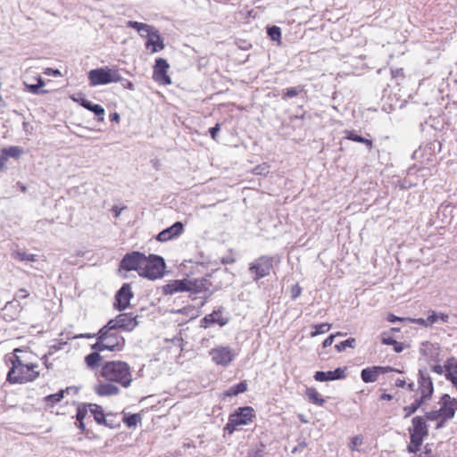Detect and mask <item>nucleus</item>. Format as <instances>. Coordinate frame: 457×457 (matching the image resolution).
I'll return each instance as SVG.
<instances>
[{
  "mask_svg": "<svg viewBox=\"0 0 457 457\" xmlns=\"http://www.w3.org/2000/svg\"><path fill=\"white\" fill-rule=\"evenodd\" d=\"M145 256V254L137 251L127 253L121 259L120 268L127 271L136 270L140 276Z\"/></svg>",
  "mask_w": 457,
  "mask_h": 457,
  "instance_id": "obj_12",
  "label": "nucleus"
},
{
  "mask_svg": "<svg viewBox=\"0 0 457 457\" xmlns=\"http://www.w3.org/2000/svg\"><path fill=\"white\" fill-rule=\"evenodd\" d=\"M393 397L391 395H388V394H383L381 395V399L382 400H391Z\"/></svg>",
  "mask_w": 457,
  "mask_h": 457,
  "instance_id": "obj_59",
  "label": "nucleus"
},
{
  "mask_svg": "<svg viewBox=\"0 0 457 457\" xmlns=\"http://www.w3.org/2000/svg\"><path fill=\"white\" fill-rule=\"evenodd\" d=\"M42 359H43V361H44V363H45L46 367L47 369H49V366H48V363H47V355H46H46H44Z\"/></svg>",
  "mask_w": 457,
  "mask_h": 457,
  "instance_id": "obj_62",
  "label": "nucleus"
},
{
  "mask_svg": "<svg viewBox=\"0 0 457 457\" xmlns=\"http://www.w3.org/2000/svg\"><path fill=\"white\" fill-rule=\"evenodd\" d=\"M6 161H4L3 155L0 157V170L4 167Z\"/></svg>",
  "mask_w": 457,
  "mask_h": 457,
  "instance_id": "obj_63",
  "label": "nucleus"
},
{
  "mask_svg": "<svg viewBox=\"0 0 457 457\" xmlns=\"http://www.w3.org/2000/svg\"><path fill=\"white\" fill-rule=\"evenodd\" d=\"M301 295V287L298 286H295L292 287V297L295 299Z\"/></svg>",
  "mask_w": 457,
  "mask_h": 457,
  "instance_id": "obj_51",
  "label": "nucleus"
},
{
  "mask_svg": "<svg viewBox=\"0 0 457 457\" xmlns=\"http://www.w3.org/2000/svg\"><path fill=\"white\" fill-rule=\"evenodd\" d=\"M330 328V325L328 323H321L313 326L312 331L311 332L312 337H316L318 335L325 334L327 333Z\"/></svg>",
  "mask_w": 457,
  "mask_h": 457,
  "instance_id": "obj_36",
  "label": "nucleus"
},
{
  "mask_svg": "<svg viewBox=\"0 0 457 457\" xmlns=\"http://www.w3.org/2000/svg\"><path fill=\"white\" fill-rule=\"evenodd\" d=\"M273 258L262 255L250 264L249 271L253 280H259L268 276L272 269Z\"/></svg>",
  "mask_w": 457,
  "mask_h": 457,
  "instance_id": "obj_10",
  "label": "nucleus"
},
{
  "mask_svg": "<svg viewBox=\"0 0 457 457\" xmlns=\"http://www.w3.org/2000/svg\"><path fill=\"white\" fill-rule=\"evenodd\" d=\"M355 339L354 338H348L345 340V348L346 347H354Z\"/></svg>",
  "mask_w": 457,
  "mask_h": 457,
  "instance_id": "obj_54",
  "label": "nucleus"
},
{
  "mask_svg": "<svg viewBox=\"0 0 457 457\" xmlns=\"http://www.w3.org/2000/svg\"><path fill=\"white\" fill-rule=\"evenodd\" d=\"M37 84L40 87H42L45 85V82L41 77H37Z\"/></svg>",
  "mask_w": 457,
  "mask_h": 457,
  "instance_id": "obj_60",
  "label": "nucleus"
},
{
  "mask_svg": "<svg viewBox=\"0 0 457 457\" xmlns=\"http://www.w3.org/2000/svg\"><path fill=\"white\" fill-rule=\"evenodd\" d=\"M13 257L20 261H28V262L36 261V256L34 254L27 253L25 252H15V253H13Z\"/></svg>",
  "mask_w": 457,
  "mask_h": 457,
  "instance_id": "obj_39",
  "label": "nucleus"
},
{
  "mask_svg": "<svg viewBox=\"0 0 457 457\" xmlns=\"http://www.w3.org/2000/svg\"><path fill=\"white\" fill-rule=\"evenodd\" d=\"M132 297L133 293L130 286L129 284H124L116 293L114 303L115 308L119 311L125 310L129 305Z\"/></svg>",
  "mask_w": 457,
  "mask_h": 457,
  "instance_id": "obj_16",
  "label": "nucleus"
},
{
  "mask_svg": "<svg viewBox=\"0 0 457 457\" xmlns=\"http://www.w3.org/2000/svg\"><path fill=\"white\" fill-rule=\"evenodd\" d=\"M101 376L105 381L117 383L124 388L130 386L133 380L129 365L122 361L104 362L101 368Z\"/></svg>",
  "mask_w": 457,
  "mask_h": 457,
  "instance_id": "obj_3",
  "label": "nucleus"
},
{
  "mask_svg": "<svg viewBox=\"0 0 457 457\" xmlns=\"http://www.w3.org/2000/svg\"><path fill=\"white\" fill-rule=\"evenodd\" d=\"M341 347H343V342H339L336 345V348L338 350V351H341Z\"/></svg>",
  "mask_w": 457,
  "mask_h": 457,
  "instance_id": "obj_64",
  "label": "nucleus"
},
{
  "mask_svg": "<svg viewBox=\"0 0 457 457\" xmlns=\"http://www.w3.org/2000/svg\"><path fill=\"white\" fill-rule=\"evenodd\" d=\"M121 83V86L124 87V88H127V89H129V90H134L135 89V87H134V84L126 79H123L122 78V80L120 81Z\"/></svg>",
  "mask_w": 457,
  "mask_h": 457,
  "instance_id": "obj_48",
  "label": "nucleus"
},
{
  "mask_svg": "<svg viewBox=\"0 0 457 457\" xmlns=\"http://www.w3.org/2000/svg\"><path fill=\"white\" fill-rule=\"evenodd\" d=\"M437 316H438V320H441L444 322H447L448 321L449 317H448L447 314L440 313Z\"/></svg>",
  "mask_w": 457,
  "mask_h": 457,
  "instance_id": "obj_57",
  "label": "nucleus"
},
{
  "mask_svg": "<svg viewBox=\"0 0 457 457\" xmlns=\"http://www.w3.org/2000/svg\"><path fill=\"white\" fill-rule=\"evenodd\" d=\"M22 310V306L16 299H12L5 303L0 311V316L6 321L10 322L19 318Z\"/></svg>",
  "mask_w": 457,
  "mask_h": 457,
  "instance_id": "obj_15",
  "label": "nucleus"
},
{
  "mask_svg": "<svg viewBox=\"0 0 457 457\" xmlns=\"http://www.w3.org/2000/svg\"><path fill=\"white\" fill-rule=\"evenodd\" d=\"M335 337H336V336H333V335H331V336L328 337L324 340V342H323V346H324V347L330 346V345L333 344V342H334V338H335Z\"/></svg>",
  "mask_w": 457,
  "mask_h": 457,
  "instance_id": "obj_52",
  "label": "nucleus"
},
{
  "mask_svg": "<svg viewBox=\"0 0 457 457\" xmlns=\"http://www.w3.org/2000/svg\"><path fill=\"white\" fill-rule=\"evenodd\" d=\"M391 76L393 78H404V71L403 68L391 70Z\"/></svg>",
  "mask_w": 457,
  "mask_h": 457,
  "instance_id": "obj_44",
  "label": "nucleus"
},
{
  "mask_svg": "<svg viewBox=\"0 0 457 457\" xmlns=\"http://www.w3.org/2000/svg\"><path fill=\"white\" fill-rule=\"evenodd\" d=\"M184 230L183 223L180 221L175 222L172 226L163 229L157 236L156 239L159 242H167L182 234Z\"/></svg>",
  "mask_w": 457,
  "mask_h": 457,
  "instance_id": "obj_18",
  "label": "nucleus"
},
{
  "mask_svg": "<svg viewBox=\"0 0 457 457\" xmlns=\"http://www.w3.org/2000/svg\"><path fill=\"white\" fill-rule=\"evenodd\" d=\"M267 33L273 41H279L281 37V29L278 26H271L268 28Z\"/></svg>",
  "mask_w": 457,
  "mask_h": 457,
  "instance_id": "obj_37",
  "label": "nucleus"
},
{
  "mask_svg": "<svg viewBox=\"0 0 457 457\" xmlns=\"http://www.w3.org/2000/svg\"><path fill=\"white\" fill-rule=\"evenodd\" d=\"M77 338H96V342L92 345L94 351H111L120 352L125 345V339L120 334L119 330L107 322L96 334H80Z\"/></svg>",
  "mask_w": 457,
  "mask_h": 457,
  "instance_id": "obj_1",
  "label": "nucleus"
},
{
  "mask_svg": "<svg viewBox=\"0 0 457 457\" xmlns=\"http://www.w3.org/2000/svg\"><path fill=\"white\" fill-rule=\"evenodd\" d=\"M101 351H94L85 357V361L88 368L94 369L98 366L100 361L102 360V357L99 353Z\"/></svg>",
  "mask_w": 457,
  "mask_h": 457,
  "instance_id": "obj_29",
  "label": "nucleus"
},
{
  "mask_svg": "<svg viewBox=\"0 0 457 457\" xmlns=\"http://www.w3.org/2000/svg\"><path fill=\"white\" fill-rule=\"evenodd\" d=\"M438 321V316L434 311L429 312V315L427 319H410V322L415 323L421 326H431Z\"/></svg>",
  "mask_w": 457,
  "mask_h": 457,
  "instance_id": "obj_27",
  "label": "nucleus"
},
{
  "mask_svg": "<svg viewBox=\"0 0 457 457\" xmlns=\"http://www.w3.org/2000/svg\"><path fill=\"white\" fill-rule=\"evenodd\" d=\"M345 137L347 139L353 140L354 142L364 144L369 150H371L373 147L371 139L362 137L355 134L353 131L345 130Z\"/></svg>",
  "mask_w": 457,
  "mask_h": 457,
  "instance_id": "obj_26",
  "label": "nucleus"
},
{
  "mask_svg": "<svg viewBox=\"0 0 457 457\" xmlns=\"http://www.w3.org/2000/svg\"><path fill=\"white\" fill-rule=\"evenodd\" d=\"M221 309L222 308H220L219 310L213 311L212 313H210L208 315H205L201 320V327L204 328H207L211 327L213 324H218L220 327H223L226 324H228V319L222 317V315H221Z\"/></svg>",
  "mask_w": 457,
  "mask_h": 457,
  "instance_id": "obj_19",
  "label": "nucleus"
},
{
  "mask_svg": "<svg viewBox=\"0 0 457 457\" xmlns=\"http://www.w3.org/2000/svg\"><path fill=\"white\" fill-rule=\"evenodd\" d=\"M343 378V369L338 367L334 370L316 371L314 379L320 382L332 381Z\"/></svg>",
  "mask_w": 457,
  "mask_h": 457,
  "instance_id": "obj_22",
  "label": "nucleus"
},
{
  "mask_svg": "<svg viewBox=\"0 0 457 457\" xmlns=\"http://www.w3.org/2000/svg\"><path fill=\"white\" fill-rule=\"evenodd\" d=\"M392 370L393 368L390 366H372L363 369L361 370V377L365 383H372L377 381L380 374H385Z\"/></svg>",
  "mask_w": 457,
  "mask_h": 457,
  "instance_id": "obj_17",
  "label": "nucleus"
},
{
  "mask_svg": "<svg viewBox=\"0 0 457 457\" xmlns=\"http://www.w3.org/2000/svg\"><path fill=\"white\" fill-rule=\"evenodd\" d=\"M393 345L394 351L395 353H401L404 349V345H403V343H401V342L395 341V343H394V345Z\"/></svg>",
  "mask_w": 457,
  "mask_h": 457,
  "instance_id": "obj_50",
  "label": "nucleus"
},
{
  "mask_svg": "<svg viewBox=\"0 0 457 457\" xmlns=\"http://www.w3.org/2000/svg\"><path fill=\"white\" fill-rule=\"evenodd\" d=\"M197 281L189 279H176L171 280L162 287L164 295H174L180 292H198Z\"/></svg>",
  "mask_w": 457,
  "mask_h": 457,
  "instance_id": "obj_11",
  "label": "nucleus"
},
{
  "mask_svg": "<svg viewBox=\"0 0 457 457\" xmlns=\"http://www.w3.org/2000/svg\"><path fill=\"white\" fill-rule=\"evenodd\" d=\"M63 395H64V391L60 390L56 394L47 395L46 397V402L50 403L52 404L59 403L63 398Z\"/></svg>",
  "mask_w": 457,
  "mask_h": 457,
  "instance_id": "obj_40",
  "label": "nucleus"
},
{
  "mask_svg": "<svg viewBox=\"0 0 457 457\" xmlns=\"http://www.w3.org/2000/svg\"><path fill=\"white\" fill-rule=\"evenodd\" d=\"M170 65L165 59L158 58L154 67V79L162 85L171 84L170 78L167 75Z\"/></svg>",
  "mask_w": 457,
  "mask_h": 457,
  "instance_id": "obj_14",
  "label": "nucleus"
},
{
  "mask_svg": "<svg viewBox=\"0 0 457 457\" xmlns=\"http://www.w3.org/2000/svg\"><path fill=\"white\" fill-rule=\"evenodd\" d=\"M87 407L89 412L94 416L95 420L98 424L107 425L105 415L101 406L95 403H89L87 404Z\"/></svg>",
  "mask_w": 457,
  "mask_h": 457,
  "instance_id": "obj_25",
  "label": "nucleus"
},
{
  "mask_svg": "<svg viewBox=\"0 0 457 457\" xmlns=\"http://www.w3.org/2000/svg\"><path fill=\"white\" fill-rule=\"evenodd\" d=\"M252 457H263V451L261 449L254 451Z\"/></svg>",
  "mask_w": 457,
  "mask_h": 457,
  "instance_id": "obj_56",
  "label": "nucleus"
},
{
  "mask_svg": "<svg viewBox=\"0 0 457 457\" xmlns=\"http://www.w3.org/2000/svg\"><path fill=\"white\" fill-rule=\"evenodd\" d=\"M306 447V444L304 442H302V443H299L297 446L294 447L293 450H292V453H295L297 452H300L302 451L303 449H304Z\"/></svg>",
  "mask_w": 457,
  "mask_h": 457,
  "instance_id": "obj_53",
  "label": "nucleus"
},
{
  "mask_svg": "<svg viewBox=\"0 0 457 457\" xmlns=\"http://www.w3.org/2000/svg\"><path fill=\"white\" fill-rule=\"evenodd\" d=\"M88 79L91 87L109 84L106 68L91 70L88 72Z\"/></svg>",
  "mask_w": 457,
  "mask_h": 457,
  "instance_id": "obj_21",
  "label": "nucleus"
},
{
  "mask_svg": "<svg viewBox=\"0 0 457 457\" xmlns=\"http://www.w3.org/2000/svg\"><path fill=\"white\" fill-rule=\"evenodd\" d=\"M145 264L141 270L140 277L151 280L158 279L163 277L165 270V262L162 257L155 254H149L145 258Z\"/></svg>",
  "mask_w": 457,
  "mask_h": 457,
  "instance_id": "obj_7",
  "label": "nucleus"
},
{
  "mask_svg": "<svg viewBox=\"0 0 457 457\" xmlns=\"http://www.w3.org/2000/svg\"><path fill=\"white\" fill-rule=\"evenodd\" d=\"M87 412H89L87 405H85L83 407H79L78 411H77V415H76L77 420L79 422H81V420H83L85 419V417L87 416Z\"/></svg>",
  "mask_w": 457,
  "mask_h": 457,
  "instance_id": "obj_41",
  "label": "nucleus"
},
{
  "mask_svg": "<svg viewBox=\"0 0 457 457\" xmlns=\"http://www.w3.org/2000/svg\"><path fill=\"white\" fill-rule=\"evenodd\" d=\"M301 92H302L301 87H289L285 90L282 98L284 100H287L288 98L297 96Z\"/></svg>",
  "mask_w": 457,
  "mask_h": 457,
  "instance_id": "obj_38",
  "label": "nucleus"
},
{
  "mask_svg": "<svg viewBox=\"0 0 457 457\" xmlns=\"http://www.w3.org/2000/svg\"><path fill=\"white\" fill-rule=\"evenodd\" d=\"M127 25H128V27L135 29L136 30H137L140 33L141 32H145V33L150 32V30L153 29V27H151L148 24L141 23V22L134 21H129Z\"/></svg>",
  "mask_w": 457,
  "mask_h": 457,
  "instance_id": "obj_34",
  "label": "nucleus"
},
{
  "mask_svg": "<svg viewBox=\"0 0 457 457\" xmlns=\"http://www.w3.org/2000/svg\"><path fill=\"white\" fill-rule=\"evenodd\" d=\"M28 296H29V292L24 288H21L17 292V294L13 299H16L19 301V299H24V298H27Z\"/></svg>",
  "mask_w": 457,
  "mask_h": 457,
  "instance_id": "obj_47",
  "label": "nucleus"
},
{
  "mask_svg": "<svg viewBox=\"0 0 457 457\" xmlns=\"http://www.w3.org/2000/svg\"><path fill=\"white\" fill-rule=\"evenodd\" d=\"M111 120L112 121H119L120 120V115L117 112H114L111 115Z\"/></svg>",
  "mask_w": 457,
  "mask_h": 457,
  "instance_id": "obj_58",
  "label": "nucleus"
},
{
  "mask_svg": "<svg viewBox=\"0 0 457 457\" xmlns=\"http://www.w3.org/2000/svg\"><path fill=\"white\" fill-rule=\"evenodd\" d=\"M212 361L219 366L228 367L236 358V352L229 346L219 345L210 350Z\"/></svg>",
  "mask_w": 457,
  "mask_h": 457,
  "instance_id": "obj_9",
  "label": "nucleus"
},
{
  "mask_svg": "<svg viewBox=\"0 0 457 457\" xmlns=\"http://www.w3.org/2000/svg\"><path fill=\"white\" fill-rule=\"evenodd\" d=\"M74 100L77 101V99ZM78 102H79L82 107L94 112L96 116H103L104 114V109L100 104H93L92 102L83 97L78 100ZM100 120H103L104 118L101 117Z\"/></svg>",
  "mask_w": 457,
  "mask_h": 457,
  "instance_id": "obj_24",
  "label": "nucleus"
},
{
  "mask_svg": "<svg viewBox=\"0 0 457 457\" xmlns=\"http://www.w3.org/2000/svg\"><path fill=\"white\" fill-rule=\"evenodd\" d=\"M364 444V436L362 435H357L350 438L348 447L351 451H360Z\"/></svg>",
  "mask_w": 457,
  "mask_h": 457,
  "instance_id": "obj_32",
  "label": "nucleus"
},
{
  "mask_svg": "<svg viewBox=\"0 0 457 457\" xmlns=\"http://www.w3.org/2000/svg\"><path fill=\"white\" fill-rule=\"evenodd\" d=\"M122 209L123 208H120L116 205L112 208V212H113L115 218H118L120 215Z\"/></svg>",
  "mask_w": 457,
  "mask_h": 457,
  "instance_id": "obj_55",
  "label": "nucleus"
},
{
  "mask_svg": "<svg viewBox=\"0 0 457 457\" xmlns=\"http://www.w3.org/2000/svg\"><path fill=\"white\" fill-rule=\"evenodd\" d=\"M246 390H247V383H246V381H242V382L229 387L228 389H227L224 392V395L228 396V397L235 396V395H237L238 394L245 393Z\"/></svg>",
  "mask_w": 457,
  "mask_h": 457,
  "instance_id": "obj_28",
  "label": "nucleus"
},
{
  "mask_svg": "<svg viewBox=\"0 0 457 457\" xmlns=\"http://www.w3.org/2000/svg\"><path fill=\"white\" fill-rule=\"evenodd\" d=\"M113 328L125 331H132L137 325V316L132 315V313H120L114 319L108 321Z\"/></svg>",
  "mask_w": 457,
  "mask_h": 457,
  "instance_id": "obj_13",
  "label": "nucleus"
},
{
  "mask_svg": "<svg viewBox=\"0 0 457 457\" xmlns=\"http://www.w3.org/2000/svg\"><path fill=\"white\" fill-rule=\"evenodd\" d=\"M404 384H405V381L402 380V379H397L396 382H395V385L397 386H403Z\"/></svg>",
  "mask_w": 457,
  "mask_h": 457,
  "instance_id": "obj_61",
  "label": "nucleus"
},
{
  "mask_svg": "<svg viewBox=\"0 0 457 457\" xmlns=\"http://www.w3.org/2000/svg\"><path fill=\"white\" fill-rule=\"evenodd\" d=\"M433 384L430 379L422 378L419 381L417 390L414 392V401L410 405L403 408L404 417L412 415L426 401L431 398L433 394Z\"/></svg>",
  "mask_w": 457,
  "mask_h": 457,
  "instance_id": "obj_5",
  "label": "nucleus"
},
{
  "mask_svg": "<svg viewBox=\"0 0 457 457\" xmlns=\"http://www.w3.org/2000/svg\"><path fill=\"white\" fill-rule=\"evenodd\" d=\"M305 394H306L308 400L311 403H315L317 405L323 404L324 400L321 398V396L320 395V394L317 392V390L315 388H313V387L307 388Z\"/></svg>",
  "mask_w": 457,
  "mask_h": 457,
  "instance_id": "obj_31",
  "label": "nucleus"
},
{
  "mask_svg": "<svg viewBox=\"0 0 457 457\" xmlns=\"http://www.w3.org/2000/svg\"><path fill=\"white\" fill-rule=\"evenodd\" d=\"M412 425L409 428L411 441L408 445V451L410 453H417L420 451L424 438L428 435V428L425 418L417 416L412 419Z\"/></svg>",
  "mask_w": 457,
  "mask_h": 457,
  "instance_id": "obj_6",
  "label": "nucleus"
},
{
  "mask_svg": "<svg viewBox=\"0 0 457 457\" xmlns=\"http://www.w3.org/2000/svg\"><path fill=\"white\" fill-rule=\"evenodd\" d=\"M105 68L107 71L109 84L122 80V76L120 75V70L118 68H110L108 66H105Z\"/></svg>",
  "mask_w": 457,
  "mask_h": 457,
  "instance_id": "obj_33",
  "label": "nucleus"
},
{
  "mask_svg": "<svg viewBox=\"0 0 457 457\" xmlns=\"http://www.w3.org/2000/svg\"><path fill=\"white\" fill-rule=\"evenodd\" d=\"M25 87L27 90L32 94H39L40 93V87L38 84H28L25 83Z\"/></svg>",
  "mask_w": 457,
  "mask_h": 457,
  "instance_id": "obj_42",
  "label": "nucleus"
},
{
  "mask_svg": "<svg viewBox=\"0 0 457 457\" xmlns=\"http://www.w3.org/2000/svg\"><path fill=\"white\" fill-rule=\"evenodd\" d=\"M220 130V124L217 123L214 127L210 128L209 133L213 140L217 139V135Z\"/></svg>",
  "mask_w": 457,
  "mask_h": 457,
  "instance_id": "obj_43",
  "label": "nucleus"
},
{
  "mask_svg": "<svg viewBox=\"0 0 457 457\" xmlns=\"http://www.w3.org/2000/svg\"><path fill=\"white\" fill-rule=\"evenodd\" d=\"M141 418L139 414H125L123 417V422L129 427H135L140 421Z\"/></svg>",
  "mask_w": 457,
  "mask_h": 457,
  "instance_id": "obj_35",
  "label": "nucleus"
},
{
  "mask_svg": "<svg viewBox=\"0 0 457 457\" xmlns=\"http://www.w3.org/2000/svg\"><path fill=\"white\" fill-rule=\"evenodd\" d=\"M95 392L100 396H112L120 394V388L112 382H100L95 386Z\"/></svg>",
  "mask_w": 457,
  "mask_h": 457,
  "instance_id": "obj_23",
  "label": "nucleus"
},
{
  "mask_svg": "<svg viewBox=\"0 0 457 457\" xmlns=\"http://www.w3.org/2000/svg\"><path fill=\"white\" fill-rule=\"evenodd\" d=\"M46 75L48 76H54L57 77L61 75V72L59 70L52 69V68H46L44 72Z\"/></svg>",
  "mask_w": 457,
  "mask_h": 457,
  "instance_id": "obj_49",
  "label": "nucleus"
},
{
  "mask_svg": "<svg viewBox=\"0 0 457 457\" xmlns=\"http://www.w3.org/2000/svg\"><path fill=\"white\" fill-rule=\"evenodd\" d=\"M386 320L389 321V322H396V321H403V320H409L410 321V319L408 318H401V317H397L395 316V314L393 313H389L387 315V318Z\"/></svg>",
  "mask_w": 457,
  "mask_h": 457,
  "instance_id": "obj_46",
  "label": "nucleus"
},
{
  "mask_svg": "<svg viewBox=\"0 0 457 457\" xmlns=\"http://www.w3.org/2000/svg\"><path fill=\"white\" fill-rule=\"evenodd\" d=\"M22 154V149L18 146H10L2 149V154L4 161H7L9 157L19 158Z\"/></svg>",
  "mask_w": 457,
  "mask_h": 457,
  "instance_id": "obj_30",
  "label": "nucleus"
},
{
  "mask_svg": "<svg viewBox=\"0 0 457 457\" xmlns=\"http://www.w3.org/2000/svg\"><path fill=\"white\" fill-rule=\"evenodd\" d=\"M395 341L396 340H395L392 337L386 336L385 333L382 335L381 342L383 345H392L394 343H395Z\"/></svg>",
  "mask_w": 457,
  "mask_h": 457,
  "instance_id": "obj_45",
  "label": "nucleus"
},
{
  "mask_svg": "<svg viewBox=\"0 0 457 457\" xmlns=\"http://www.w3.org/2000/svg\"><path fill=\"white\" fill-rule=\"evenodd\" d=\"M439 409L426 413V419L431 421H436V428H442L445 422L452 420L457 410V399L445 394L439 401Z\"/></svg>",
  "mask_w": 457,
  "mask_h": 457,
  "instance_id": "obj_4",
  "label": "nucleus"
},
{
  "mask_svg": "<svg viewBox=\"0 0 457 457\" xmlns=\"http://www.w3.org/2000/svg\"><path fill=\"white\" fill-rule=\"evenodd\" d=\"M12 368L7 374V381L11 384H23L34 381L39 376L37 365L28 362L25 356L14 354L11 358Z\"/></svg>",
  "mask_w": 457,
  "mask_h": 457,
  "instance_id": "obj_2",
  "label": "nucleus"
},
{
  "mask_svg": "<svg viewBox=\"0 0 457 457\" xmlns=\"http://www.w3.org/2000/svg\"><path fill=\"white\" fill-rule=\"evenodd\" d=\"M147 41L145 43L146 48L150 49L152 53H157L164 48L163 39L161 37L158 30L153 28L150 32H147Z\"/></svg>",
  "mask_w": 457,
  "mask_h": 457,
  "instance_id": "obj_20",
  "label": "nucleus"
},
{
  "mask_svg": "<svg viewBox=\"0 0 457 457\" xmlns=\"http://www.w3.org/2000/svg\"><path fill=\"white\" fill-rule=\"evenodd\" d=\"M254 411L250 406L239 407L234 413L228 417V421L226 424L224 430L228 434H233L237 427L247 425L253 421L254 417Z\"/></svg>",
  "mask_w": 457,
  "mask_h": 457,
  "instance_id": "obj_8",
  "label": "nucleus"
}]
</instances>
